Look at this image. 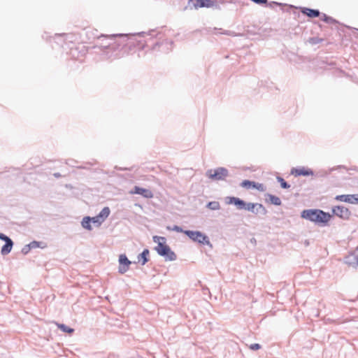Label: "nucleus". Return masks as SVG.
I'll list each match as a JSON object with an SVG mask.
<instances>
[{"instance_id":"nucleus-1","label":"nucleus","mask_w":358,"mask_h":358,"mask_svg":"<svg viewBox=\"0 0 358 358\" xmlns=\"http://www.w3.org/2000/svg\"><path fill=\"white\" fill-rule=\"evenodd\" d=\"M100 38H107L110 42L101 45V55L104 59L115 60L128 54L134 45L128 34L101 35Z\"/></svg>"},{"instance_id":"nucleus-2","label":"nucleus","mask_w":358,"mask_h":358,"mask_svg":"<svg viewBox=\"0 0 358 358\" xmlns=\"http://www.w3.org/2000/svg\"><path fill=\"white\" fill-rule=\"evenodd\" d=\"M301 217L318 225L325 226L330 220L331 215L320 209H306L301 212Z\"/></svg>"},{"instance_id":"nucleus-3","label":"nucleus","mask_w":358,"mask_h":358,"mask_svg":"<svg viewBox=\"0 0 358 358\" xmlns=\"http://www.w3.org/2000/svg\"><path fill=\"white\" fill-rule=\"evenodd\" d=\"M166 241L165 237L158 236H153V241L157 243V245L155 248V250L157 254L163 257L166 261H175L177 259V256L166 243Z\"/></svg>"},{"instance_id":"nucleus-4","label":"nucleus","mask_w":358,"mask_h":358,"mask_svg":"<svg viewBox=\"0 0 358 358\" xmlns=\"http://www.w3.org/2000/svg\"><path fill=\"white\" fill-rule=\"evenodd\" d=\"M227 203L234 204L238 210H246L253 213L255 208V203L245 202L244 200L235 196H227Z\"/></svg>"},{"instance_id":"nucleus-5","label":"nucleus","mask_w":358,"mask_h":358,"mask_svg":"<svg viewBox=\"0 0 358 358\" xmlns=\"http://www.w3.org/2000/svg\"><path fill=\"white\" fill-rule=\"evenodd\" d=\"M184 234L195 242L212 247L208 236L199 231L185 230Z\"/></svg>"},{"instance_id":"nucleus-6","label":"nucleus","mask_w":358,"mask_h":358,"mask_svg":"<svg viewBox=\"0 0 358 358\" xmlns=\"http://www.w3.org/2000/svg\"><path fill=\"white\" fill-rule=\"evenodd\" d=\"M206 176L213 180H224L229 176V171L224 167H218L214 170H208Z\"/></svg>"},{"instance_id":"nucleus-7","label":"nucleus","mask_w":358,"mask_h":358,"mask_svg":"<svg viewBox=\"0 0 358 358\" xmlns=\"http://www.w3.org/2000/svg\"><path fill=\"white\" fill-rule=\"evenodd\" d=\"M332 213L334 215L348 220L351 216V211L343 206H336L332 208Z\"/></svg>"},{"instance_id":"nucleus-8","label":"nucleus","mask_w":358,"mask_h":358,"mask_svg":"<svg viewBox=\"0 0 358 358\" xmlns=\"http://www.w3.org/2000/svg\"><path fill=\"white\" fill-rule=\"evenodd\" d=\"M130 264H131V262L129 260L127 257L124 254L120 255L119 256L118 272L121 274L125 273L129 270Z\"/></svg>"},{"instance_id":"nucleus-9","label":"nucleus","mask_w":358,"mask_h":358,"mask_svg":"<svg viewBox=\"0 0 358 358\" xmlns=\"http://www.w3.org/2000/svg\"><path fill=\"white\" fill-rule=\"evenodd\" d=\"M335 199L337 201L349 203L352 204L358 203V194L337 195Z\"/></svg>"},{"instance_id":"nucleus-10","label":"nucleus","mask_w":358,"mask_h":358,"mask_svg":"<svg viewBox=\"0 0 358 358\" xmlns=\"http://www.w3.org/2000/svg\"><path fill=\"white\" fill-rule=\"evenodd\" d=\"M291 173L294 175L295 176H309L314 175V172L312 169L305 167L293 168L291 171Z\"/></svg>"},{"instance_id":"nucleus-11","label":"nucleus","mask_w":358,"mask_h":358,"mask_svg":"<svg viewBox=\"0 0 358 358\" xmlns=\"http://www.w3.org/2000/svg\"><path fill=\"white\" fill-rule=\"evenodd\" d=\"M131 193L142 195L146 199H150L153 196V194L150 189L138 186H135Z\"/></svg>"},{"instance_id":"nucleus-12","label":"nucleus","mask_w":358,"mask_h":358,"mask_svg":"<svg viewBox=\"0 0 358 358\" xmlns=\"http://www.w3.org/2000/svg\"><path fill=\"white\" fill-rule=\"evenodd\" d=\"M189 2H192L196 9L199 8H210V6L213 5L212 0H189Z\"/></svg>"},{"instance_id":"nucleus-13","label":"nucleus","mask_w":358,"mask_h":358,"mask_svg":"<svg viewBox=\"0 0 358 358\" xmlns=\"http://www.w3.org/2000/svg\"><path fill=\"white\" fill-rule=\"evenodd\" d=\"M301 11L303 15H306L311 18L317 17L320 16V12L317 9H313L303 7L301 8Z\"/></svg>"},{"instance_id":"nucleus-14","label":"nucleus","mask_w":358,"mask_h":358,"mask_svg":"<svg viewBox=\"0 0 358 358\" xmlns=\"http://www.w3.org/2000/svg\"><path fill=\"white\" fill-rule=\"evenodd\" d=\"M149 250L147 248L144 249L143 252L137 256L138 262L142 266L145 265L149 261Z\"/></svg>"},{"instance_id":"nucleus-15","label":"nucleus","mask_w":358,"mask_h":358,"mask_svg":"<svg viewBox=\"0 0 358 358\" xmlns=\"http://www.w3.org/2000/svg\"><path fill=\"white\" fill-rule=\"evenodd\" d=\"M13 241H7L6 243L2 246L1 253L2 255H6L9 254L13 248Z\"/></svg>"},{"instance_id":"nucleus-16","label":"nucleus","mask_w":358,"mask_h":358,"mask_svg":"<svg viewBox=\"0 0 358 358\" xmlns=\"http://www.w3.org/2000/svg\"><path fill=\"white\" fill-rule=\"evenodd\" d=\"M267 213H268V211L266 209V208L263 206V204L259 203H255V212H253L254 214H255V215L260 214L262 215H266L267 214Z\"/></svg>"},{"instance_id":"nucleus-17","label":"nucleus","mask_w":358,"mask_h":358,"mask_svg":"<svg viewBox=\"0 0 358 358\" xmlns=\"http://www.w3.org/2000/svg\"><path fill=\"white\" fill-rule=\"evenodd\" d=\"M110 213V210L109 207H104L97 215L102 220L103 222L109 216Z\"/></svg>"},{"instance_id":"nucleus-18","label":"nucleus","mask_w":358,"mask_h":358,"mask_svg":"<svg viewBox=\"0 0 358 358\" xmlns=\"http://www.w3.org/2000/svg\"><path fill=\"white\" fill-rule=\"evenodd\" d=\"M81 225L84 229L91 231L92 229V227L91 225L90 217L86 216L83 217L81 222Z\"/></svg>"},{"instance_id":"nucleus-19","label":"nucleus","mask_w":358,"mask_h":358,"mask_svg":"<svg viewBox=\"0 0 358 358\" xmlns=\"http://www.w3.org/2000/svg\"><path fill=\"white\" fill-rule=\"evenodd\" d=\"M267 196L268 198V201L271 203L275 206H280L282 204L281 200L279 197L271 194H268Z\"/></svg>"},{"instance_id":"nucleus-20","label":"nucleus","mask_w":358,"mask_h":358,"mask_svg":"<svg viewBox=\"0 0 358 358\" xmlns=\"http://www.w3.org/2000/svg\"><path fill=\"white\" fill-rule=\"evenodd\" d=\"M322 21L328 24H336L338 21L334 19L332 17L328 16L325 13H322L320 18Z\"/></svg>"},{"instance_id":"nucleus-21","label":"nucleus","mask_w":358,"mask_h":358,"mask_svg":"<svg viewBox=\"0 0 358 358\" xmlns=\"http://www.w3.org/2000/svg\"><path fill=\"white\" fill-rule=\"evenodd\" d=\"M345 263L350 265L356 264L358 266V257L355 255H350L346 257Z\"/></svg>"},{"instance_id":"nucleus-22","label":"nucleus","mask_w":358,"mask_h":358,"mask_svg":"<svg viewBox=\"0 0 358 358\" xmlns=\"http://www.w3.org/2000/svg\"><path fill=\"white\" fill-rule=\"evenodd\" d=\"M206 207L210 210H216L220 208V204L218 201H210L207 203Z\"/></svg>"},{"instance_id":"nucleus-23","label":"nucleus","mask_w":358,"mask_h":358,"mask_svg":"<svg viewBox=\"0 0 358 358\" xmlns=\"http://www.w3.org/2000/svg\"><path fill=\"white\" fill-rule=\"evenodd\" d=\"M255 185V182L250 181L248 180H245L241 183V186L243 188L250 189L253 188Z\"/></svg>"},{"instance_id":"nucleus-24","label":"nucleus","mask_w":358,"mask_h":358,"mask_svg":"<svg viewBox=\"0 0 358 358\" xmlns=\"http://www.w3.org/2000/svg\"><path fill=\"white\" fill-rule=\"evenodd\" d=\"M58 328L62 330L63 332L71 334L74 331V329L64 324H57Z\"/></svg>"},{"instance_id":"nucleus-25","label":"nucleus","mask_w":358,"mask_h":358,"mask_svg":"<svg viewBox=\"0 0 358 358\" xmlns=\"http://www.w3.org/2000/svg\"><path fill=\"white\" fill-rule=\"evenodd\" d=\"M276 179L278 182H280V187L282 189H288L290 187V185L287 182H286L282 177L277 176Z\"/></svg>"},{"instance_id":"nucleus-26","label":"nucleus","mask_w":358,"mask_h":358,"mask_svg":"<svg viewBox=\"0 0 358 358\" xmlns=\"http://www.w3.org/2000/svg\"><path fill=\"white\" fill-rule=\"evenodd\" d=\"M29 244L30 245L31 250L37 248H44L45 247V245H42V244H44L43 242H39L36 241H33L30 242Z\"/></svg>"},{"instance_id":"nucleus-27","label":"nucleus","mask_w":358,"mask_h":358,"mask_svg":"<svg viewBox=\"0 0 358 358\" xmlns=\"http://www.w3.org/2000/svg\"><path fill=\"white\" fill-rule=\"evenodd\" d=\"M91 223L94 224L96 227H99L102 223V220L99 217L98 215L91 217Z\"/></svg>"},{"instance_id":"nucleus-28","label":"nucleus","mask_w":358,"mask_h":358,"mask_svg":"<svg viewBox=\"0 0 358 358\" xmlns=\"http://www.w3.org/2000/svg\"><path fill=\"white\" fill-rule=\"evenodd\" d=\"M212 4L213 5L210 6V8L217 10H222V6L218 2V0H212Z\"/></svg>"},{"instance_id":"nucleus-29","label":"nucleus","mask_w":358,"mask_h":358,"mask_svg":"<svg viewBox=\"0 0 358 358\" xmlns=\"http://www.w3.org/2000/svg\"><path fill=\"white\" fill-rule=\"evenodd\" d=\"M323 41L322 38H318V37H312L309 38V43L312 45H316L320 43Z\"/></svg>"},{"instance_id":"nucleus-30","label":"nucleus","mask_w":358,"mask_h":358,"mask_svg":"<svg viewBox=\"0 0 358 358\" xmlns=\"http://www.w3.org/2000/svg\"><path fill=\"white\" fill-rule=\"evenodd\" d=\"M31 250V248H30V245L29 244H27V245H25L22 249V253L24 254V255H27L29 252V251Z\"/></svg>"},{"instance_id":"nucleus-31","label":"nucleus","mask_w":358,"mask_h":358,"mask_svg":"<svg viewBox=\"0 0 358 358\" xmlns=\"http://www.w3.org/2000/svg\"><path fill=\"white\" fill-rule=\"evenodd\" d=\"M253 188L257 189L260 192L264 191V186L262 183L255 182V185Z\"/></svg>"},{"instance_id":"nucleus-32","label":"nucleus","mask_w":358,"mask_h":358,"mask_svg":"<svg viewBox=\"0 0 358 358\" xmlns=\"http://www.w3.org/2000/svg\"><path fill=\"white\" fill-rule=\"evenodd\" d=\"M0 240L4 241L5 243H6L7 241H12V239L10 237H8V236L3 233H0Z\"/></svg>"},{"instance_id":"nucleus-33","label":"nucleus","mask_w":358,"mask_h":358,"mask_svg":"<svg viewBox=\"0 0 358 358\" xmlns=\"http://www.w3.org/2000/svg\"><path fill=\"white\" fill-rule=\"evenodd\" d=\"M266 4L271 8H273L275 6H282V5L281 3H278L276 1H271L269 3L267 2Z\"/></svg>"},{"instance_id":"nucleus-34","label":"nucleus","mask_w":358,"mask_h":358,"mask_svg":"<svg viewBox=\"0 0 358 358\" xmlns=\"http://www.w3.org/2000/svg\"><path fill=\"white\" fill-rule=\"evenodd\" d=\"M261 348V345L259 343H253L250 345V349L252 350H257Z\"/></svg>"},{"instance_id":"nucleus-35","label":"nucleus","mask_w":358,"mask_h":358,"mask_svg":"<svg viewBox=\"0 0 358 358\" xmlns=\"http://www.w3.org/2000/svg\"><path fill=\"white\" fill-rule=\"evenodd\" d=\"M172 230L175 231L176 232H183L184 233V231L182 230V229L178 225H174L173 227L172 228Z\"/></svg>"},{"instance_id":"nucleus-36","label":"nucleus","mask_w":358,"mask_h":358,"mask_svg":"<svg viewBox=\"0 0 358 358\" xmlns=\"http://www.w3.org/2000/svg\"><path fill=\"white\" fill-rule=\"evenodd\" d=\"M218 2L221 6L224 5L226 3H233L232 0H218Z\"/></svg>"},{"instance_id":"nucleus-37","label":"nucleus","mask_w":358,"mask_h":358,"mask_svg":"<svg viewBox=\"0 0 358 358\" xmlns=\"http://www.w3.org/2000/svg\"><path fill=\"white\" fill-rule=\"evenodd\" d=\"M220 34H225V35H228V36H236V34L231 31H224L223 32H220Z\"/></svg>"},{"instance_id":"nucleus-38","label":"nucleus","mask_w":358,"mask_h":358,"mask_svg":"<svg viewBox=\"0 0 358 358\" xmlns=\"http://www.w3.org/2000/svg\"><path fill=\"white\" fill-rule=\"evenodd\" d=\"M153 30H150L149 32H145V31H142V32H139L137 34L139 35V36H145V35H150L151 34V32H152Z\"/></svg>"},{"instance_id":"nucleus-39","label":"nucleus","mask_w":358,"mask_h":358,"mask_svg":"<svg viewBox=\"0 0 358 358\" xmlns=\"http://www.w3.org/2000/svg\"><path fill=\"white\" fill-rule=\"evenodd\" d=\"M73 162H75L74 160H73V159H67L66 161V164L68 165H70V166H73Z\"/></svg>"},{"instance_id":"nucleus-40","label":"nucleus","mask_w":358,"mask_h":358,"mask_svg":"<svg viewBox=\"0 0 358 358\" xmlns=\"http://www.w3.org/2000/svg\"><path fill=\"white\" fill-rule=\"evenodd\" d=\"M53 176H55V178H61V177H62V175H61L59 173H55L53 174Z\"/></svg>"},{"instance_id":"nucleus-41","label":"nucleus","mask_w":358,"mask_h":358,"mask_svg":"<svg viewBox=\"0 0 358 358\" xmlns=\"http://www.w3.org/2000/svg\"><path fill=\"white\" fill-rule=\"evenodd\" d=\"M213 30H214L215 31H218V30H221V29L214 28V29H213Z\"/></svg>"},{"instance_id":"nucleus-42","label":"nucleus","mask_w":358,"mask_h":358,"mask_svg":"<svg viewBox=\"0 0 358 358\" xmlns=\"http://www.w3.org/2000/svg\"><path fill=\"white\" fill-rule=\"evenodd\" d=\"M78 168H79V169H85V166H79Z\"/></svg>"},{"instance_id":"nucleus-43","label":"nucleus","mask_w":358,"mask_h":358,"mask_svg":"<svg viewBox=\"0 0 358 358\" xmlns=\"http://www.w3.org/2000/svg\"><path fill=\"white\" fill-rule=\"evenodd\" d=\"M109 358H110V357H109Z\"/></svg>"}]
</instances>
